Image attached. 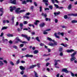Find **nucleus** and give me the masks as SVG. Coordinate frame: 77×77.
Here are the masks:
<instances>
[{
  "label": "nucleus",
  "mask_w": 77,
  "mask_h": 77,
  "mask_svg": "<svg viewBox=\"0 0 77 77\" xmlns=\"http://www.w3.org/2000/svg\"><path fill=\"white\" fill-rule=\"evenodd\" d=\"M47 39L49 41H52V39H51V38H50V37H48L47 38Z\"/></svg>",
  "instance_id": "29"
},
{
  "label": "nucleus",
  "mask_w": 77,
  "mask_h": 77,
  "mask_svg": "<svg viewBox=\"0 0 77 77\" xmlns=\"http://www.w3.org/2000/svg\"><path fill=\"white\" fill-rule=\"evenodd\" d=\"M70 73L72 77H74V74L72 72H70Z\"/></svg>",
  "instance_id": "43"
},
{
  "label": "nucleus",
  "mask_w": 77,
  "mask_h": 77,
  "mask_svg": "<svg viewBox=\"0 0 77 77\" xmlns=\"http://www.w3.org/2000/svg\"><path fill=\"white\" fill-rule=\"evenodd\" d=\"M22 4L23 5H26L27 4V2L25 0L23 1L22 2Z\"/></svg>",
  "instance_id": "18"
},
{
  "label": "nucleus",
  "mask_w": 77,
  "mask_h": 77,
  "mask_svg": "<svg viewBox=\"0 0 77 77\" xmlns=\"http://www.w3.org/2000/svg\"><path fill=\"white\" fill-rule=\"evenodd\" d=\"M49 65H50V63H47L46 64V66H48Z\"/></svg>",
  "instance_id": "60"
},
{
  "label": "nucleus",
  "mask_w": 77,
  "mask_h": 77,
  "mask_svg": "<svg viewBox=\"0 0 77 77\" xmlns=\"http://www.w3.org/2000/svg\"><path fill=\"white\" fill-rule=\"evenodd\" d=\"M63 51V48H62V47H60V48H59V51Z\"/></svg>",
  "instance_id": "21"
},
{
  "label": "nucleus",
  "mask_w": 77,
  "mask_h": 77,
  "mask_svg": "<svg viewBox=\"0 0 77 77\" xmlns=\"http://www.w3.org/2000/svg\"><path fill=\"white\" fill-rule=\"evenodd\" d=\"M3 65V63L2 62V61H0V66H2Z\"/></svg>",
  "instance_id": "41"
},
{
  "label": "nucleus",
  "mask_w": 77,
  "mask_h": 77,
  "mask_svg": "<svg viewBox=\"0 0 77 77\" xmlns=\"http://www.w3.org/2000/svg\"><path fill=\"white\" fill-rule=\"evenodd\" d=\"M16 63L17 65L20 63V59H18L17 60V61Z\"/></svg>",
  "instance_id": "38"
},
{
  "label": "nucleus",
  "mask_w": 77,
  "mask_h": 77,
  "mask_svg": "<svg viewBox=\"0 0 77 77\" xmlns=\"http://www.w3.org/2000/svg\"><path fill=\"white\" fill-rule=\"evenodd\" d=\"M20 68L21 70H22V71H24V70H25V67H24L23 66H20Z\"/></svg>",
  "instance_id": "10"
},
{
  "label": "nucleus",
  "mask_w": 77,
  "mask_h": 77,
  "mask_svg": "<svg viewBox=\"0 0 77 77\" xmlns=\"http://www.w3.org/2000/svg\"><path fill=\"white\" fill-rule=\"evenodd\" d=\"M34 72L35 73V77H38V74L37 73L35 72L34 71Z\"/></svg>",
  "instance_id": "25"
},
{
  "label": "nucleus",
  "mask_w": 77,
  "mask_h": 77,
  "mask_svg": "<svg viewBox=\"0 0 77 77\" xmlns=\"http://www.w3.org/2000/svg\"><path fill=\"white\" fill-rule=\"evenodd\" d=\"M15 18V17L14 16H13L12 17V18L11 19V21H12V24H14V19Z\"/></svg>",
  "instance_id": "16"
},
{
  "label": "nucleus",
  "mask_w": 77,
  "mask_h": 77,
  "mask_svg": "<svg viewBox=\"0 0 77 77\" xmlns=\"http://www.w3.org/2000/svg\"><path fill=\"white\" fill-rule=\"evenodd\" d=\"M24 72L23 71H22L20 72V74L21 75H23L24 74Z\"/></svg>",
  "instance_id": "54"
},
{
  "label": "nucleus",
  "mask_w": 77,
  "mask_h": 77,
  "mask_svg": "<svg viewBox=\"0 0 77 77\" xmlns=\"http://www.w3.org/2000/svg\"><path fill=\"white\" fill-rule=\"evenodd\" d=\"M45 20H46V21H47L48 20L49 21H51V19H50V18L48 19V18L46 17V18Z\"/></svg>",
  "instance_id": "24"
},
{
  "label": "nucleus",
  "mask_w": 77,
  "mask_h": 77,
  "mask_svg": "<svg viewBox=\"0 0 77 77\" xmlns=\"http://www.w3.org/2000/svg\"><path fill=\"white\" fill-rule=\"evenodd\" d=\"M42 15L43 16V17H46L47 15V14H45L44 13H42Z\"/></svg>",
  "instance_id": "23"
},
{
  "label": "nucleus",
  "mask_w": 77,
  "mask_h": 77,
  "mask_svg": "<svg viewBox=\"0 0 77 77\" xmlns=\"http://www.w3.org/2000/svg\"><path fill=\"white\" fill-rule=\"evenodd\" d=\"M4 33L3 32H2L0 35V36H3V35H4Z\"/></svg>",
  "instance_id": "62"
},
{
  "label": "nucleus",
  "mask_w": 77,
  "mask_h": 77,
  "mask_svg": "<svg viewBox=\"0 0 77 77\" xmlns=\"http://www.w3.org/2000/svg\"><path fill=\"white\" fill-rule=\"evenodd\" d=\"M43 34H44V35H47V34H48V32H46V31H45V30L43 31Z\"/></svg>",
  "instance_id": "34"
},
{
  "label": "nucleus",
  "mask_w": 77,
  "mask_h": 77,
  "mask_svg": "<svg viewBox=\"0 0 77 77\" xmlns=\"http://www.w3.org/2000/svg\"><path fill=\"white\" fill-rule=\"evenodd\" d=\"M60 56H63V53L62 52H60Z\"/></svg>",
  "instance_id": "61"
},
{
  "label": "nucleus",
  "mask_w": 77,
  "mask_h": 77,
  "mask_svg": "<svg viewBox=\"0 0 77 77\" xmlns=\"http://www.w3.org/2000/svg\"><path fill=\"white\" fill-rule=\"evenodd\" d=\"M9 44H12L13 43L12 41L11 40H10L9 41Z\"/></svg>",
  "instance_id": "57"
},
{
  "label": "nucleus",
  "mask_w": 77,
  "mask_h": 77,
  "mask_svg": "<svg viewBox=\"0 0 77 77\" xmlns=\"http://www.w3.org/2000/svg\"><path fill=\"white\" fill-rule=\"evenodd\" d=\"M13 48H15V49H17V46L15 45H14L13 46Z\"/></svg>",
  "instance_id": "49"
},
{
  "label": "nucleus",
  "mask_w": 77,
  "mask_h": 77,
  "mask_svg": "<svg viewBox=\"0 0 77 77\" xmlns=\"http://www.w3.org/2000/svg\"><path fill=\"white\" fill-rule=\"evenodd\" d=\"M54 6L55 7H56L57 9H63V7H59L57 5L54 4Z\"/></svg>",
  "instance_id": "6"
},
{
  "label": "nucleus",
  "mask_w": 77,
  "mask_h": 77,
  "mask_svg": "<svg viewBox=\"0 0 77 77\" xmlns=\"http://www.w3.org/2000/svg\"><path fill=\"white\" fill-rule=\"evenodd\" d=\"M72 8V5L71 4H69L67 8L68 9L70 10V9H71V8Z\"/></svg>",
  "instance_id": "17"
},
{
  "label": "nucleus",
  "mask_w": 77,
  "mask_h": 77,
  "mask_svg": "<svg viewBox=\"0 0 77 77\" xmlns=\"http://www.w3.org/2000/svg\"><path fill=\"white\" fill-rule=\"evenodd\" d=\"M36 66V65H32L30 66L29 69H32L33 68H35V67Z\"/></svg>",
  "instance_id": "11"
},
{
  "label": "nucleus",
  "mask_w": 77,
  "mask_h": 77,
  "mask_svg": "<svg viewBox=\"0 0 77 77\" xmlns=\"http://www.w3.org/2000/svg\"><path fill=\"white\" fill-rule=\"evenodd\" d=\"M72 23H73V24L74 23H77V20H73L72 21Z\"/></svg>",
  "instance_id": "27"
},
{
  "label": "nucleus",
  "mask_w": 77,
  "mask_h": 77,
  "mask_svg": "<svg viewBox=\"0 0 77 77\" xmlns=\"http://www.w3.org/2000/svg\"><path fill=\"white\" fill-rule=\"evenodd\" d=\"M40 45L41 46H44V44L42 43H41L40 44Z\"/></svg>",
  "instance_id": "51"
},
{
  "label": "nucleus",
  "mask_w": 77,
  "mask_h": 77,
  "mask_svg": "<svg viewBox=\"0 0 77 77\" xmlns=\"http://www.w3.org/2000/svg\"><path fill=\"white\" fill-rule=\"evenodd\" d=\"M20 27H23V24L22 23H20Z\"/></svg>",
  "instance_id": "55"
},
{
  "label": "nucleus",
  "mask_w": 77,
  "mask_h": 77,
  "mask_svg": "<svg viewBox=\"0 0 77 77\" xmlns=\"http://www.w3.org/2000/svg\"><path fill=\"white\" fill-rule=\"evenodd\" d=\"M7 28H8V27L4 26V27H2V30H5L6 29H7Z\"/></svg>",
  "instance_id": "20"
},
{
  "label": "nucleus",
  "mask_w": 77,
  "mask_h": 77,
  "mask_svg": "<svg viewBox=\"0 0 77 77\" xmlns=\"http://www.w3.org/2000/svg\"><path fill=\"white\" fill-rule=\"evenodd\" d=\"M64 17L65 19H67V18H68V16H67V15H65Z\"/></svg>",
  "instance_id": "42"
},
{
  "label": "nucleus",
  "mask_w": 77,
  "mask_h": 77,
  "mask_svg": "<svg viewBox=\"0 0 77 77\" xmlns=\"http://www.w3.org/2000/svg\"><path fill=\"white\" fill-rule=\"evenodd\" d=\"M20 46L21 47H23V46H24V44H21L20 45Z\"/></svg>",
  "instance_id": "58"
},
{
  "label": "nucleus",
  "mask_w": 77,
  "mask_h": 77,
  "mask_svg": "<svg viewBox=\"0 0 77 77\" xmlns=\"http://www.w3.org/2000/svg\"><path fill=\"white\" fill-rule=\"evenodd\" d=\"M45 23H42L40 24V26L41 27H44V26H45Z\"/></svg>",
  "instance_id": "12"
},
{
  "label": "nucleus",
  "mask_w": 77,
  "mask_h": 77,
  "mask_svg": "<svg viewBox=\"0 0 77 77\" xmlns=\"http://www.w3.org/2000/svg\"><path fill=\"white\" fill-rule=\"evenodd\" d=\"M27 50V48H23L22 49V51H25V50Z\"/></svg>",
  "instance_id": "53"
},
{
  "label": "nucleus",
  "mask_w": 77,
  "mask_h": 77,
  "mask_svg": "<svg viewBox=\"0 0 77 77\" xmlns=\"http://www.w3.org/2000/svg\"><path fill=\"white\" fill-rule=\"evenodd\" d=\"M3 62L4 63H6V64H7V63H8V62L7 61H6V60H4Z\"/></svg>",
  "instance_id": "47"
},
{
  "label": "nucleus",
  "mask_w": 77,
  "mask_h": 77,
  "mask_svg": "<svg viewBox=\"0 0 77 77\" xmlns=\"http://www.w3.org/2000/svg\"><path fill=\"white\" fill-rule=\"evenodd\" d=\"M16 40H17L18 41H19V42H21V43H23V44H24V43L25 44H26V43L27 44H28V42H27L23 41L22 42V41L21 40V39H19L18 37H17L16 38Z\"/></svg>",
  "instance_id": "4"
},
{
  "label": "nucleus",
  "mask_w": 77,
  "mask_h": 77,
  "mask_svg": "<svg viewBox=\"0 0 77 77\" xmlns=\"http://www.w3.org/2000/svg\"><path fill=\"white\" fill-rule=\"evenodd\" d=\"M51 30V29H47L46 30H45L46 32H48V31H50Z\"/></svg>",
  "instance_id": "48"
},
{
  "label": "nucleus",
  "mask_w": 77,
  "mask_h": 77,
  "mask_svg": "<svg viewBox=\"0 0 77 77\" xmlns=\"http://www.w3.org/2000/svg\"><path fill=\"white\" fill-rule=\"evenodd\" d=\"M49 8L51 10H52V9H53V6H52V5H50V6H49Z\"/></svg>",
  "instance_id": "40"
},
{
  "label": "nucleus",
  "mask_w": 77,
  "mask_h": 77,
  "mask_svg": "<svg viewBox=\"0 0 77 77\" xmlns=\"http://www.w3.org/2000/svg\"><path fill=\"white\" fill-rule=\"evenodd\" d=\"M35 39H36V40H37V41L38 42H40V40H39V37H36L35 38Z\"/></svg>",
  "instance_id": "35"
},
{
  "label": "nucleus",
  "mask_w": 77,
  "mask_h": 77,
  "mask_svg": "<svg viewBox=\"0 0 77 77\" xmlns=\"http://www.w3.org/2000/svg\"><path fill=\"white\" fill-rule=\"evenodd\" d=\"M10 64L11 65H14V63L12 62L11 61L10 62Z\"/></svg>",
  "instance_id": "59"
},
{
  "label": "nucleus",
  "mask_w": 77,
  "mask_h": 77,
  "mask_svg": "<svg viewBox=\"0 0 77 77\" xmlns=\"http://www.w3.org/2000/svg\"><path fill=\"white\" fill-rule=\"evenodd\" d=\"M2 41H3V42H5V41H8V39H5V38L3 37H2Z\"/></svg>",
  "instance_id": "36"
},
{
  "label": "nucleus",
  "mask_w": 77,
  "mask_h": 77,
  "mask_svg": "<svg viewBox=\"0 0 77 77\" xmlns=\"http://www.w3.org/2000/svg\"><path fill=\"white\" fill-rule=\"evenodd\" d=\"M3 8H0V12H2V13H3H3H4V11H3Z\"/></svg>",
  "instance_id": "22"
},
{
  "label": "nucleus",
  "mask_w": 77,
  "mask_h": 77,
  "mask_svg": "<svg viewBox=\"0 0 77 77\" xmlns=\"http://www.w3.org/2000/svg\"><path fill=\"white\" fill-rule=\"evenodd\" d=\"M34 4L35 6H37L38 5H37V3H36V2H34Z\"/></svg>",
  "instance_id": "45"
},
{
  "label": "nucleus",
  "mask_w": 77,
  "mask_h": 77,
  "mask_svg": "<svg viewBox=\"0 0 77 77\" xmlns=\"http://www.w3.org/2000/svg\"><path fill=\"white\" fill-rule=\"evenodd\" d=\"M66 51L67 53H72V52H73L74 51V50L71 49H67L66 50Z\"/></svg>",
  "instance_id": "9"
},
{
  "label": "nucleus",
  "mask_w": 77,
  "mask_h": 77,
  "mask_svg": "<svg viewBox=\"0 0 77 77\" xmlns=\"http://www.w3.org/2000/svg\"><path fill=\"white\" fill-rule=\"evenodd\" d=\"M22 37H23V38H25L26 39H27L28 41H30V37H28V36L27 35H26L24 34H22L21 35Z\"/></svg>",
  "instance_id": "3"
},
{
  "label": "nucleus",
  "mask_w": 77,
  "mask_h": 77,
  "mask_svg": "<svg viewBox=\"0 0 77 77\" xmlns=\"http://www.w3.org/2000/svg\"><path fill=\"white\" fill-rule=\"evenodd\" d=\"M26 2L27 3H29V2H30V3H32V0H26Z\"/></svg>",
  "instance_id": "31"
},
{
  "label": "nucleus",
  "mask_w": 77,
  "mask_h": 77,
  "mask_svg": "<svg viewBox=\"0 0 77 77\" xmlns=\"http://www.w3.org/2000/svg\"><path fill=\"white\" fill-rule=\"evenodd\" d=\"M33 8H34V6H31V7L30 8V9L32 11H33Z\"/></svg>",
  "instance_id": "26"
},
{
  "label": "nucleus",
  "mask_w": 77,
  "mask_h": 77,
  "mask_svg": "<svg viewBox=\"0 0 77 77\" xmlns=\"http://www.w3.org/2000/svg\"><path fill=\"white\" fill-rule=\"evenodd\" d=\"M43 2H48V0H43Z\"/></svg>",
  "instance_id": "52"
},
{
  "label": "nucleus",
  "mask_w": 77,
  "mask_h": 77,
  "mask_svg": "<svg viewBox=\"0 0 77 77\" xmlns=\"http://www.w3.org/2000/svg\"><path fill=\"white\" fill-rule=\"evenodd\" d=\"M40 8V12H42V6L39 7Z\"/></svg>",
  "instance_id": "50"
},
{
  "label": "nucleus",
  "mask_w": 77,
  "mask_h": 77,
  "mask_svg": "<svg viewBox=\"0 0 77 77\" xmlns=\"http://www.w3.org/2000/svg\"><path fill=\"white\" fill-rule=\"evenodd\" d=\"M72 16H73V17H77V14H72Z\"/></svg>",
  "instance_id": "30"
},
{
  "label": "nucleus",
  "mask_w": 77,
  "mask_h": 77,
  "mask_svg": "<svg viewBox=\"0 0 77 77\" xmlns=\"http://www.w3.org/2000/svg\"><path fill=\"white\" fill-rule=\"evenodd\" d=\"M10 11L12 12H13V11L14 10H15V12L17 14H20V13H22L23 12H24L26 11L24 10H19L21 9V8H18L17 9L16 7L15 6H11L10 7Z\"/></svg>",
  "instance_id": "1"
},
{
  "label": "nucleus",
  "mask_w": 77,
  "mask_h": 77,
  "mask_svg": "<svg viewBox=\"0 0 77 77\" xmlns=\"http://www.w3.org/2000/svg\"><path fill=\"white\" fill-rule=\"evenodd\" d=\"M40 65H41V64L38 63L36 66H37L38 68H40Z\"/></svg>",
  "instance_id": "39"
},
{
  "label": "nucleus",
  "mask_w": 77,
  "mask_h": 77,
  "mask_svg": "<svg viewBox=\"0 0 77 77\" xmlns=\"http://www.w3.org/2000/svg\"><path fill=\"white\" fill-rule=\"evenodd\" d=\"M39 22V21L38 20H37L35 21V22H34V24H35V25H37V24H38V23H37Z\"/></svg>",
  "instance_id": "28"
},
{
  "label": "nucleus",
  "mask_w": 77,
  "mask_h": 77,
  "mask_svg": "<svg viewBox=\"0 0 77 77\" xmlns=\"http://www.w3.org/2000/svg\"><path fill=\"white\" fill-rule=\"evenodd\" d=\"M77 54V52L75 51L74 53L72 54L71 55V58H70V60L72 62L73 60H74V62L75 63H77V61L75 60V55Z\"/></svg>",
  "instance_id": "2"
},
{
  "label": "nucleus",
  "mask_w": 77,
  "mask_h": 77,
  "mask_svg": "<svg viewBox=\"0 0 77 77\" xmlns=\"http://www.w3.org/2000/svg\"><path fill=\"white\" fill-rule=\"evenodd\" d=\"M11 4H13V5H17V2H16V0H14L12 2H11Z\"/></svg>",
  "instance_id": "13"
},
{
  "label": "nucleus",
  "mask_w": 77,
  "mask_h": 77,
  "mask_svg": "<svg viewBox=\"0 0 77 77\" xmlns=\"http://www.w3.org/2000/svg\"><path fill=\"white\" fill-rule=\"evenodd\" d=\"M27 23H28L27 21H24L23 22V24H27Z\"/></svg>",
  "instance_id": "46"
},
{
  "label": "nucleus",
  "mask_w": 77,
  "mask_h": 77,
  "mask_svg": "<svg viewBox=\"0 0 77 77\" xmlns=\"http://www.w3.org/2000/svg\"><path fill=\"white\" fill-rule=\"evenodd\" d=\"M25 61H23V60H22L21 61V63H25Z\"/></svg>",
  "instance_id": "63"
},
{
  "label": "nucleus",
  "mask_w": 77,
  "mask_h": 77,
  "mask_svg": "<svg viewBox=\"0 0 77 77\" xmlns=\"http://www.w3.org/2000/svg\"><path fill=\"white\" fill-rule=\"evenodd\" d=\"M48 2H44V3H45V5L46 6H48V4L47 3Z\"/></svg>",
  "instance_id": "44"
},
{
  "label": "nucleus",
  "mask_w": 77,
  "mask_h": 77,
  "mask_svg": "<svg viewBox=\"0 0 77 77\" xmlns=\"http://www.w3.org/2000/svg\"><path fill=\"white\" fill-rule=\"evenodd\" d=\"M38 53V51L35 50L34 51V54H37Z\"/></svg>",
  "instance_id": "33"
},
{
  "label": "nucleus",
  "mask_w": 77,
  "mask_h": 77,
  "mask_svg": "<svg viewBox=\"0 0 77 77\" xmlns=\"http://www.w3.org/2000/svg\"><path fill=\"white\" fill-rule=\"evenodd\" d=\"M62 72H64L66 73H68V70H67V69L66 68H63L62 69Z\"/></svg>",
  "instance_id": "7"
},
{
  "label": "nucleus",
  "mask_w": 77,
  "mask_h": 77,
  "mask_svg": "<svg viewBox=\"0 0 77 77\" xmlns=\"http://www.w3.org/2000/svg\"><path fill=\"white\" fill-rule=\"evenodd\" d=\"M25 57H33V55L27 54L25 55Z\"/></svg>",
  "instance_id": "8"
},
{
  "label": "nucleus",
  "mask_w": 77,
  "mask_h": 77,
  "mask_svg": "<svg viewBox=\"0 0 77 77\" xmlns=\"http://www.w3.org/2000/svg\"><path fill=\"white\" fill-rule=\"evenodd\" d=\"M7 36H8V37H13L14 35H13V34H8L7 35Z\"/></svg>",
  "instance_id": "19"
},
{
  "label": "nucleus",
  "mask_w": 77,
  "mask_h": 77,
  "mask_svg": "<svg viewBox=\"0 0 77 77\" xmlns=\"http://www.w3.org/2000/svg\"><path fill=\"white\" fill-rule=\"evenodd\" d=\"M29 27H31V26H32L33 28H35V26H34V25L33 24H29Z\"/></svg>",
  "instance_id": "37"
},
{
  "label": "nucleus",
  "mask_w": 77,
  "mask_h": 77,
  "mask_svg": "<svg viewBox=\"0 0 77 77\" xmlns=\"http://www.w3.org/2000/svg\"><path fill=\"white\" fill-rule=\"evenodd\" d=\"M23 17L24 18H27V19H29V16H23Z\"/></svg>",
  "instance_id": "32"
},
{
  "label": "nucleus",
  "mask_w": 77,
  "mask_h": 77,
  "mask_svg": "<svg viewBox=\"0 0 77 77\" xmlns=\"http://www.w3.org/2000/svg\"><path fill=\"white\" fill-rule=\"evenodd\" d=\"M60 14V11H58V13H56V12H54V14L55 15V16H57V15H59V14Z\"/></svg>",
  "instance_id": "15"
},
{
  "label": "nucleus",
  "mask_w": 77,
  "mask_h": 77,
  "mask_svg": "<svg viewBox=\"0 0 77 77\" xmlns=\"http://www.w3.org/2000/svg\"><path fill=\"white\" fill-rule=\"evenodd\" d=\"M48 45L51 47H54V45H57V43L55 42H54V43L52 42H50L48 43Z\"/></svg>",
  "instance_id": "5"
},
{
  "label": "nucleus",
  "mask_w": 77,
  "mask_h": 77,
  "mask_svg": "<svg viewBox=\"0 0 77 77\" xmlns=\"http://www.w3.org/2000/svg\"><path fill=\"white\" fill-rule=\"evenodd\" d=\"M54 35L55 37H56V38H58V39H60V37H59V36L57 35V33H54Z\"/></svg>",
  "instance_id": "14"
},
{
  "label": "nucleus",
  "mask_w": 77,
  "mask_h": 77,
  "mask_svg": "<svg viewBox=\"0 0 77 77\" xmlns=\"http://www.w3.org/2000/svg\"><path fill=\"white\" fill-rule=\"evenodd\" d=\"M26 15H30V13L29 12L27 13L26 14Z\"/></svg>",
  "instance_id": "64"
},
{
  "label": "nucleus",
  "mask_w": 77,
  "mask_h": 77,
  "mask_svg": "<svg viewBox=\"0 0 77 77\" xmlns=\"http://www.w3.org/2000/svg\"><path fill=\"white\" fill-rule=\"evenodd\" d=\"M55 23H57L58 22V20H57V19H55Z\"/></svg>",
  "instance_id": "56"
}]
</instances>
